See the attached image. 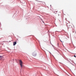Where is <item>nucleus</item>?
<instances>
[{
    "mask_svg": "<svg viewBox=\"0 0 76 76\" xmlns=\"http://www.w3.org/2000/svg\"><path fill=\"white\" fill-rule=\"evenodd\" d=\"M74 57H76V56L75 55H74Z\"/></svg>",
    "mask_w": 76,
    "mask_h": 76,
    "instance_id": "6",
    "label": "nucleus"
},
{
    "mask_svg": "<svg viewBox=\"0 0 76 76\" xmlns=\"http://www.w3.org/2000/svg\"><path fill=\"white\" fill-rule=\"evenodd\" d=\"M58 14V16H60V14H61V12H59Z\"/></svg>",
    "mask_w": 76,
    "mask_h": 76,
    "instance_id": "4",
    "label": "nucleus"
},
{
    "mask_svg": "<svg viewBox=\"0 0 76 76\" xmlns=\"http://www.w3.org/2000/svg\"><path fill=\"white\" fill-rule=\"evenodd\" d=\"M19 62L21 67H23V65H22L23 64V62L21 60H19Z\"/></svg>",
    "mask_w": 76,
    "mask_h": 76,
    "instance_id": "1",
    "label": "nucleus"
},
{
    "mask_svg": "<svg viewBox=\"0 0 76 76\" xmlns=\"http://www.w3.org/2000/svg\"><path fill=\"white\" fill-rule=\"evenodd\" d=\"M16 44H17L16 42H13V45L14 46H15V45H16Z\"/></svg>",
    "mask_w": 76,
    "mask_h": 76,
    "instance_id": "3",
    "label": "nucleus"
},
{
    "mask_svg": "<svg viewBox=\"0 0 76 76\" xmlns=\"http://www.w3.org/2000/svg\"><path fill=\"white\" fill-rule=\"evenodd\" d=\"M52 10L53 12H54V13H55V14H56L57 12H58V11H56V10H55L53 8H52Z\"/></svg>",
    "mask_w": 76,
    "mask_h": 76,
    "instance_id": "2",
    "label": "nucleus"
},
{
    "mask_svg": "<svg viewBox=\"0 0 76 76\" xmlns=\"http://www.w3.org/2000/svg\"><path fill=\"white\" fill-rule=\"evenodd\" d=\"M2 56H0V58H1Z\"/></svg>",
    "mask_w": 76,
    "mask_h": 76,
    "instance_id": "5",
    "label": "nucleus"
}]
</instances>
